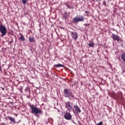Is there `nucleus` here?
<instances>
[{
  "mask_svg": "<svg viewBox=\"0 0 125 125\" xmlns=\"http://www.w3.org/2000/svg\"><path fill=\"white\" fill-rule=\"evenodd\" d=\"M121 59L125 63V53H123L121 55Z\"/></svg>",
  "mask_w": 125,
  "mask_h": 125,
  "instance_id": "14",
  "label": "nucleus"
},
{
  "mask_svg": "<svg viewBox=\"0 0 125 125\" xmlns=\"http://www.w3.org/2000/svg\"><path fill=\"white\" fill-rule=\"evenodd\" d=\"M111 38L113 41H117V42H122L123 39L119 35L112 34Z\"/></svg>",
  "mask_w": 125,
  "mask_h": 125,
  "instance_id": "5",
  "label": "nucleus"
},
{
  "mask_svg": "<svg viewBox=\"0 0 125 125\" xmlns=\"http://www.w3.org/2000/svg\"><path fill=\"white\" fill-rule=\"evenodd\" d=\"M0 71H2V69H1V66H0Z\"/></svg>",
  "mask_w": 125,
  "mask_h": 125,
  "instance_id": "23",
  "label": "nucleus"
},
{
  "mask_svg": "<svg viewBox=\"0 0 125 125\" xmlns=\"http://www.w3.org/2000/svg\"><path fill=\"white\" fill-rule=\"evenodd\" d=\"M64 118L65 120H67V121H70L72 120V115L70 112H66L64 114Z\"/></svg>",
  "mask_w": 125,
  "mask_h": 125,
  "instance_id": "7",
  "label": "nucleus"
},
{
  "mask_svg": "<svg viewBox=\"0 0 125 125\" xmlns=\"http://www.w3.org/2000/svg\"><path fill=\"white\" fill-rule=\"evenodd\" d=\"M71 35L73 39H74V41H77V40L78 39V38H79V36L78 35V33L76 32H71Z\"/></svg>",
  "mask_w": 125,
  "mask_h": 125,
  "instance_id": "8",
  "label": "nucleus"
},
{
  "mask_svg": "<svg viewBox=\"0 0 125 125\" xmlns=\"http://www.w3.org/2000/svg\"><path fill=\"white\" fill-rule=\"evenodd\" d=\"M30 108H31V113L32 114H42V111L40 109V108L35 106L34 105H30Z\"/></svg>",
  "mask_w": 125,
  "mask_h": 125,
  "instance_id": "3",
  "label": "nucleus"
},
{
  "mask_svg": "<svg viewBox=\"0 0 125 125\" xmlns=\"http://www.w3.org/2000/svg\"><path fill=\"white\" fill-rule=\"evenodd\" d=\"M86 16H88V15L87 14V15H85Z\"/></svg>",
  "mask_w": 125,
  "mask_h": 125,
  "instance_id": "27",
  "label": "nucleus"
},
{
  "mask_svg": "<svg viewBox=\"0 0 125 125\" xmlns=\"http://www.w3.org/2000/svg\"><path fill=\"white\" fill-rule=\"evenodd\" d=\"M84 21V17L83 16H77L72 19V23L73 24H78L79 22H83Z\"/></svg>",
  "mask_w": 125,
  "mask_h": 125,
  "instance_id": "2",
  "label": "nucleus"
},
{
  "mask_svg": "<svg viewBox=\"0 0 125 125\" xmlns=\"http://www.w3.org/2000/svg\"><path fill=\"white\" fill-rule=\"evenodd\" d=\"M97 125H103V122H100V123H98Z\"/></svg>",
  "mask_w": 125,
  "mask_h": 125,
  "instance_id": "19",
  "label": "nucleus"
},
{
  "mask_svg": "<svg viewBox=\"0 0 125 125\" xmlns=\"http://www.w3.org/2000/svg\"><path fill=\"white\" fill-rule=\"evenodd\" d=\"M1 89H2L3 90H4V88L3 87H1Z\"/></svg>",
  "mask_w": 125,
  "mask_h": 125,
  "instance_id": "24",
  "label": "nucleus"
},
{
  "mask_svg": "<svg viewBox=\"0 0 125 125\" xmlns=\"http://www.w3.org/2000/svg\"><path fill=\"white\" fill-rule=\"evenodd\" d=\"M54 67H56V68H60V67H65V66H64L63 64L59 63L58 64L54 65Z\"/></svg>",
  "mask_w": 125,
  "mask_h": 125,
  "instance_id": "13",
  "label": "nucleus"
},
{
  "mask_svg": "<svg viewBox=\"0 0 125 125\" xmlns=\"http://www.w3.org/2000/svg\"><path fill=\"white\" fill-rule=\"evenodd\" d=\"M88 45V47H92L93 48H94V42L92 41H89V43L87 44Z\"/></svg>",
  "mask_w": 125,
  "mask_h": 125,
  "instance_id": "10",
  "label": "nucleus"
},
{
  "mask_svg": "<svg viewBox=\"0 0 125 125\" xmlns=\"http://www.w3.org/2000/svg\"><path fill=\"white\" fill-rule=\"evenodd\" d=\"M85 13H87V14H88V13H89L88 12V11H85Z\"/></svg>",
  "mask_w": 125,
  "mask_h": 125,
  "instance_id": "22",
  "label": "nucleus"
},
{
  "mask_svg": "<svg viewBox=\"0 0 125 125\" xmlns=\"http://www.w3.org/2000/svg\"><path fill=\"white\" fill-rule=\"evenodd\" d=\"M64 104L65 105V108H67L68 111H71V110L73 109V105L71 104V103L70 102H66Z\"/></svg>",
  "mask_w": 125,
  "mask_h": 125,
  "instance_id": "6",
  "label": "nucleus"
},
{
  "mask_svg": "<svg viewBox=\"0 0 125 125\" xmlns=\"http://www.w3.org/2000/svg\"><path fill=\"white\" fill-rule=\"evenodd\" d=\"M9 105L10 106H13V103H12V102L9 103Z\"/></svg>",
  "mask_w": 125,
  "mask_h": 125,
  "instance_id": "20",
  "label": "nucleus"
},
{
  "mask_svg": "<svg viewBox=\"0 0 125 125\" xmlns=\"http://www.w3.org/2000/svg\"><path fill=\"white\" fill-rule=\"evenodd\" d=\"M7 118L9 119V120H10V121H11V122H12L13 124H15V123H16L15 122V119L13 118L12 117L8 116Z\"/></svg>",
  "mask_w": 125,
  "mask_h": 125,
  "instance_id": "11",
  "label": "nucleus"
},
{
  "mask_svg": "<svg viewBox=\"0 0 125 125\" xmlns=\"http://www.w3.org/2000/svg\"><path fill=\"white\" fill-rule=\"evenodd\" d=\"M7 32V30L6 29V27L2 25V24H0V33H1L2 37H4V36L6 35Z\"/></svg>",
  "mask_w": 125,
  "mask_h": 125,
  "instance_id": "4",
  "label": "nucleus"
},
{
  "mask_svg": "<svg viewBox=\"0 0 125 125\" xmlns=\"http://www.w3.org/2000/svg\"><path fill=\"white\" fill-rule=\"evenodd\" d=\"M65 6H66V7L67 8H72V7H71V5H70L69 4H66Z\"/></svg>",
  "mask_w": 125,
  "mask_h": 125,
  "instance_id": "16",
  "label": "nucleus"
},
{
  "mask_svg": "<svg viewBox=\"0 0 125 125\" xmlns=\"http://www.w3.org/2000/svg\"><path fill=\"white\" fill-rule=\"evenodd\" d=\"M89 24L88 23L86 24V26H89Z\"/></svg>",
  "mask_w": 125,
  "mask_h": 125,
  "instance_id": "26",
  "label": "nucleus"
},
{
  "mask_svg": "<svg viewBox=\"0 0 125 125\" xmlns=\"http://www.w3.org/2000/svg\"><path fill=\"white\" fill-rule=\"evenodd\" d=\"M74 108L75 110V111L77 114H79V113H81L82 112V110L80 109V107L77 105H75L74 106Z\"/></svg>",
  "mask_w": 125,
  "mask_h": 125,
  "instance_id": "9",
  "label": "nucleus"
},
{
  "mask_svg": "<svg viewBox=\"0 0 125 125\" xmlns=\"http://www.w3.org/2000/svg\"><path fill=\"white\" fill-rule=\"evenodd\" d=\"M6 124L4 123H2L0 124V125H6Z\"/></svg>",
  "mask_w": 125,
  "mask_h": 125,
  "instance_id": "21",
  "label": "nucleus"
},
{
  "mask_svg": "<svg viewBox=\"0 0 125 125\" xmlns=\"http://www.w3.org/2000/svg\"><path fill=\"white\" fill-rule=\"evenodd\" d=\"M29 41L30 42H35V38L33 36H30L29 37Z\"/></svg>",
  "mask_w": 125,
  "mask_h": 125,
  "instance_id": "12",
  "label": "nucleus"
},
{
  "mask_svg": "<svg viewBox=\"0 0 125 125\" xmlns=\"http://www.w3.org/2000/svg\"><path fill=\"white\" fill-rule=\"evenodd\" d=\"M63 94L64 97L69 98V99L72 100L75 98V96H74L72 92H71L69 89H64L63 90Z\"/></svg>",
  "mask_w": 125,
  "mask_h": 125,
  "instance_id": "1",
  "label": "nucleus"
},
{
  "mask_svg": "<svg viewBox=\"0 0 125 125\" xmlns=\"http://www.w3.org/2000/svg\"><path fill=\"white\" fill-rule=\"evenodd\" d=\"M20 39L21 40V42H24L25 41V38H24V36H23V35H21L20 37Z\"/></svg>",
  "mask_w": 125,
  "mask_h": 125,
  "instance_id": "15",
  "label": "nucleus"
},
{
  "mask_svg": "<svg viewBox=\"0 0 125 125\" xmlns=\"http://www.w3.org/2000/svg\"><path fill=\"white\" fill-rule=\"evenodd\" d=\"M121 95H122V99H123V97H124V96H123V93L121 94Z\"/></svg>",
  "mask_w": 125,
  "mask_h": 125,
  "instance_id": "25",
  "label": "nucleus"
},
{
  "mask_svg": "<svg viewBox=\"0 0 125 125\" xmlns=\"http://www.w3.org/2000/svg\"><path fill=\"white\" fill-rule=\"evenodd\" d=\"M23 4H26L27 3V0H22Z\"/></svg>",
  "mask_w": 125,
  "mask_h": 125,
  "instance_id": "17",
  "label": "nucleus"
},
{
  "mask_svg": "<svg viewBox=\"0 0 125 125\" xmlns=\"http://www.w3.org/2000/svg\"><path fill=\"white\" fill-rule=\"evenodd\" d=\"M103 5H104V6H107V5L106 4V1H104L103 2Z\"/></svg>",
  "mask_w": 125,
  "mask_h": 125,
  "instance_id": "18",
  "label": "nucleus"
}]
</instances>
